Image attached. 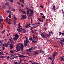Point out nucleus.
Listing matches in <instances>:
<instances>
[{
  "label": "nucleus",
  "instance_id": "1",
  "mask_svg": "<svg viewBox=\"0 0 64 64\" xmlns=\"http://www.w3.org/2000/svg\"><path fill=\"white\" fill-rule=\"evenodd\" d=\"M40 35L44 39H46V36L49 37V35L48 34H46V36L44 34L42 33L40 34Z\"/></svg>",
  "mask_w": 64,
  "mask_h": 64
},
{
  "label": "nucleus",
  "instance_id": "2",
  "mask_svg": "<svg viewBox=\"0 0 64 64\" xmlns=\"http://www.w3.org/2000/svg\"><path fill=\"white\" fill-rule=\"evenodd\" d=\"M57 52H54V53L52 55V58H54V59H55L56 58H55V57H56V56H57Z\"/></svg>",
  "mask_w": 64,
  "mask_h": 64
},
{
  "label": "nucleus",
  "instance_id": "3",
  "mask_svg": "<svg viewBox=\"0 0 64 64\" xmlns=\"http://www.w3.org/2000/svg\"><path fill=\"white\" fill-rule=\"evenodd\" d=\"M18 54L20 56H19V57L20 58H24V57L25 58H28V56H24L21 55V54Z\"/></svg>",
  "mask_w": 64,
  "mask_h": 64
},
{
  "label": "nucleus",
  "instance_id": "4",
  "mask_svg": "<svg viewBox=\"0 0 64 64\" xmlns=\"http://www.w3.org/2000/svg\"><path fill=\"white\" fill-rule=\"evenodd\" d=\"M26 9L27 10V15H28L29 14V12L30 11V9L29 8H28L27 7H26Z\"/></svg>",
  "mask_w": 64,
  "mask_h": 64
},
{
  "label": "nucleus",
  "instance_id": "5",
  "mask_svg": "<svg viewBox=\"0 0 64 64\" xmlns=\"http://www.w3.org/2000/svg\"><path fill=\"white\" fill-rule=\"evenodd\" d=\"M28 43H29V42H26V40H24V46H25V47L28 46V45H27V44H28Z\"/></svg>",
  "mask_w": 64,
  "mask_h": 64
},
{
  "label": "nucleus",
  "instance_id": "6",
  "mask_svg": "<svg viewBox=\"0 0 64 64\" xmlns=\"http://www.w3.org/2000/svg\"><path fill=\"white\" fill-rule=\"evenodd\" d=\"M33 38L34 39H36V40H38V38L37 37V36L36 37L35 36V35H34L33 36Z\"/></svg>",
  "mask_w": 64,
  "mask_h": 64
},
{
  "label": "nucleus",
  "instance_id": "7",
  "mask_svg": "<svg viewBox=\"0 0 64 64\" xmlns=\"http://www.w3.org/2000/svg\"><path fill=\"white\" fill-rule=\"evenodd\" d=\"M52 9L53 12H54L55 10H56V7L54 5L53 6Z\"/></svg>",
  "mask_w": 64,
  "mask_h": 64
},
{
  "label": "nucleus",
  "instance_id": "8",
  "mask_svg": "<svg viewBox=\"0 0 64 64\" xmlns=\"http://www.w3.org/2000/svg\"><path fill=\"white\" fill-rule=\"evenodd\" d=\"M22 16V19H26L27 18V16H26L25 15H24V16Z\"/></svg>",
  "mask_w": 64,
  "mask_h": 64
},
{
  "label": "nucleus",
  "instance_id": "9",
  "mask_svg": "<svg viewBox=\"0 0 64 64\" xmlns=\"http://www.w3.org/2000/svg\"><path fill=\"white\" fill-rule=\"evenodd\" d=\"M39 52L40 53H41L43 55L44 54V51L42 50H40Z\"/></svg>",
  "mask_w": 64,
  "mask_h": 64
},
{
  "label": "nucleus",
  "instance_id": "10",
  "mask_svg": "<svg viewBox=\"0 0 64 64\" xmlns=\"http://www.w3.org/2000/svg\"><path fill=\"white\" fill-rule=\"evenodd\" d=\"M14 36H15V37H16V38H19V37H20L19 36V35L18 34V33H16V35Z\"/></svg>",
  "mask_w": 64,
  "mask_h": 64
},
{
  "label": "nucleus",
  "instance_id": "11",
  "mask_svg": "<svg viewBox=\"0 0 64 64\" xmlns=\"http://www.w3.org/2000/svg\"><path fill=\"white\" fill-rule=\"evenodd\" d=\"M30 25L29 24H27L26 26V29H28L29 28V26H30Z\"/></svg>",
  "mask_w": 64,
  "mask_h": 64
},
{
  "label": "nucleus",
  "instance_id": "12",
  "mask_svg": "<svg viewBox=\"0 0 64 64\" xmlns=\"http://www.w3.org/2000/svg\"><path fill=\"white\" fill-rule=\"evenodd\" d=\"M29 15H28V17L30 18L31 16H32V15H33V13H30L29 12Z\"/></svg>",
  "mask_w": 64,
  "mask_h": 64
},
{
  "label": "nucleus",
  "instance_id": "13",
  "mask_svg": "<svg viewBox=\"0 0 64 64\" xmlns=\"http://www.w3.org/2000/svg\"><path fill=\"white\" fill-rule=\"evenodd\" d=\"M13 45L11 44L10 46H9L10 47V49L12 50L13 48Z\"/></svg>",
  "mask_w": 64,
  "mask_h": 64
},
{
  "label": "nucleus",
  "instance_id": "14",
  "mask_svg": "<svg viewBox=\"0 0 64 64\" xmlns=\"http://www.w3.org/2000/svg\"><path fill=\"white\" fill-rule=\"evenodd\" d=\"M61 59H60V61L61 62H62L63 61V60L64 62V58H63L62 57H61L60 58Z\"/></svg>",
  "mask_w": 64,
  "mask_h": 64
},
{
  "label": "nucleus",
  "instance_id": "15",
  "mask_svg": "<svg viewBox=\"0 0 64 64\" xmlns=\"http://www.w3.org/2000/svg\"><path fill=\"white\" fill-rule=\"evenodd\" d=\"M6 6H8V7H9V4L8 2H6L4 4Z\"/></svg>",
  "mask_w": 64,
  "mask_h": 64
},
{
  "label": "nucleus",
  "instance_id": "16",
  "mask_svg": "<svg viewBox=\"0 0 64 64\" xmlns=\"http://www.w3.org/2000/svg\"><path fill=\"white\" fill-rule=\"evenodd\" d=\"M32 43H34V44H36L37 42L36 40H34L32 41Z\"/></svg>",
  "mask_w": 64,
  "mask_h": 64
},
{
  "label": "nucleus",
  "instance_id": "17",
  "mask_svg": "<svg viewBox=\"0 0 64 64\" xmlns=\"http://www.w3.org/2000/svg\"><path fill=\"white\" fill-rule=\"evenodd\" d=\"M30 11L31 13L33 14V10H32L31 9H30Z\"/></svg>",
  "mask_w": 64,
  "mask_h": 64
},
{
  "label": "nucleus",
  "instance_id": "18",
  "mask_svg": "<svg viewBox=\"0 0 64 64\" xmlns=\"http://www.w3.org/2000/svg\"><path fill=\"white\" fill-rule=\"evenodd\" d=\"M22 31L23 33H26V30H25L24 28H23Z\"/></svg>",
  "mask_w": 64,
  "mask_h": 64
},
{
  "label": "nucleus",
  "instance_id": "19",
  "mask_svg": "<svg viewBox=\"0 0 64 64\" xmlns=\"http://www.w3.org/2000/svg\"><path fill=\"white\" fill-rule=\"evenodd\" d=\"M20 2H21L22 3V4H24V2H25V1H24V0H20Z\"/></svg>",
  "mask_w": 64,
  "mask_h": 64
},
{
  "label": "nucleus",
  "instance_id": "20",
  "mask_svg": "<svg viewBox=\"0 0 64 64\" xmlns=\"http://www.w3.org/2000/svg\"><path fill=\"white\" fill-rule=\"evenodd\" d=\"M39 54V53L38 52H36L34 53V56H36V55H38Z\"/></svg>",
  "mask_w": 64,
  "mask_h": 64
},
{
  "label": "nucleus",
  "instance_id": "21",
  "mask_svg": "<svg viewBox=\"0 0 64 64\" xmlns=\"http://www.w3.org/2000/svg\"><path fill=\"white\" fill-rule=\"evenodd\" d=\"M25 38H26V42H29V41L28 40V39L27 38V37L26 36H25Z\"/></svg>",
  "mask_w": 64,
  "mask_h": 64
},
{
  "label": "nucleus",
  "instance_id": "22",
  "mask_svg": "<svg viewBox=\"0 0 64 64\" xmlns=\"http://www.w3.org/2000/svg\"><path fill=\"white\" fill-rule=\"evenodd\" d=\"M29 40H30V41H32H32L34 40V39H33V38H32V37L29 38Z\"/></svg>",
  "mask_w": 64,
  "mask_h": 64
},
{
  "label": "nucleus",
  "instance_id": "23",
  "mask_svg": "<svg viewBox=\"0 0 64 64\" xmlns=\"http://www.w3.org/2000/svg\"><path fill=\"white\" fill-rule=\"evenodd\" d=\"M9 40L10 41L11 43H12V42H13V40H12V39H9Z\"/></svg>",
  "mask_w": 64,
  "mask_h": 64
},
{
  "label": "nucleus",
  "instance_id": "24",
  "mask_svg": "<svg viewBox=\"0 0 64 64\" xmlns=\"http://www.w3.org/2000/svg\"><path fill=\"white\" fill-rule=\"evenodd\" d=\"M14 41H16V40H17L18 39V38H17L15 37L14 38Z\"/></svg>",
  "mask_w": 64,
  "mask_h": 64
},
{
  "label": "nucleus",
  "instance_id": "25",
  "mask_svg": "<svg viewBox=\"0 0 64 64\" xmlns=\"http://www.w3.org/2000/svg\"><path fill=\"white\" fill-rule=\"evenodd\" d=\"M14 52V50L13 51V50H12L10 51V53H12V54H13Z\"/></svg>",
  "mask_w": 64,
  "mask_h": 64
},
{
  "label": "nucleus",
  "instance_id": "26",
  "mask_svg": "<svg viewBox=\"0 0 64 64\" xmlns=\"http://www.w3.org/2000/svg\"><path fill=\"white\" fill-rule=\"evenodd\" d=\"M17 48V51H21V49H20L19 48Z\"/></svg>",
  "mask_w": 64,
  "mask_h": 64
},
{
  "label": "nucleus",
  "instance_id": "27",
  "mask_svg": "<svg viewBox=\"0 0 64 64\" xmlns=\"http://www.w3.org/2000/svg\"><path fill=\"white\" fill-rule=\"evenodd\" d=\"M22 13L23 14H24V15H26V12L25 11H22Z\"/></svg>",
  "mask_w": 64,
  "mask_h": 64
},
{
  "label": "nucleus",
  "instance_id": "28",
  "mask_svg": "<svg viewBox=\"0 0 64 64\" xmlns=\"http://www.w3.org/2000/svg\"><path fill=\"white\" fill-rule=\"evenodd\" d=\"M54 59L52 60L51 64H54Z\"/></svg>",
  "mask_w": 64,
  "mask_h": 64
},
{
  "label": "nucleus",
  "instance_id": "29",
  "mask_svg": "<svg viewBox=\"0 0 64 64\" xmlns=\"http://www.w3.org/2000/svg\"><path fill=\"white\" fill-rule=\"evenodd\" d=\"M3 52H0V56L2 55H3Z\"/></svg>",
  "mask_w": 64,
  "mask_h": 64
},
{
  "label": "nucleus",
  "instance_id": "30",
  "mask_svg": "<svg viewBox=\"0 0 64 64\" xmlns=\"http://www.w3.org/2000/svg\"><path fill=\"white\" fill-rule=\"evenodd\" d=\"M3 21V20L2 19H0V25L1 24V22L2 21Z\"/></svg>",
  "mask_w": 64,
  "mask_h": 64
},
{
  "label": "nucleus",
  "instance_id": "31",
  "mask_svg": "<svg viewBox=\"0 0 64 64\" xmlns=\"http://www.w3.org/2000/svg\"><path fill=\"white\" fill-rule=\"evenodd\" d=\"M6 7V6H2V8L3 9H4V8H5Z\"/></svg>",
  "mask_w": 64,
  "mask_h": 64
},
{
  "label": "nucleus",
  "instance_id": "32",
  "mask_svg": "<svg viewBox=\"0 0 64 64\" xmlns=\"http://www.w3.org/2000/svg\"><path fill=\"white\" fill-rule=\"evenodd\" d=\"M18 32H22V30H20V29H18Z\"/></svg>",
  "mask_w": 64,
  "mask_h": 64
},
{
  "label": "nucleus",
  "instance_id": "33",
  "mask_svg": "<svg viewBox=\"0 0 64 64\" xmlns=\"http://www.w3.org/2000/svg\"><path fill=\"white\" fill-rule=\"evenodd\" d=\"M20 62L18 63V64H20V63H21V62H22V60L21 59H20Z\"/></svg>",
  "mask_w": 64,
  "mask_h": 64
},
{
  "label": "nucleus",
  "instance_id": "34",
  "mask_svg": "<svg viewBox=\"0 0 64 64\" xmlns=\"http://www.w3.org/2000/svg\"><path fill=\"white\" fill-rule=\"evenodd\" d=\"M42 18L43 19H46V18H45V16H42Z\"/></svg>",
  "mask_w": 64,
  "mask_h": 64
},
{
  "label": "nucleus",
  "instance_id": "35",
  "mask_svg": "<svg viewBox=\"0 0 64 64\" xmlns=\"http://www.w3.org/2000/svg\"><path fill=\"white\" fill-rule=\"evenodd\" d=\"M7 12L8 13H11V12L10 10H8L7 11Z\"/></svg>",
  "mask_w": 64,
  "mask_h": 64
},
{
  "label": "nucleus",
  "instance_id": "36",
  "mask_svg": "<svg viewBox=\"0 0 64 64\" xmlns=\"http://www.w3.org/2000/svg\"><path fill=\"white\" fill-rule=\"evenodd\" d=\"M49 37H50L51 36V32H50L49 33Z\"/></svg>",
  "mask_w": 64,
  "mask_h": 64
},
{
  "label": "nucleus",
  "instance_id": "37",
  "mask_svg": "<svg viewBox=\"0 0 64 64\" xmlns=\"http://www.w3.org/2000/svg\"><path fill=\"white\" fill-rule=\"evenodd\" d=\"M5 57L4 56H0V58H2V59H4V58Z\"/></svg>",
  "mask_w": 64,
  "mask_h": 64
},
{
  "label": "nucleus",
  "instance_id": "38",
  "mask_svg": "<svg viewBox=\"0 0 64 64\" xmlns=\"http://www.w3.org/2000/svg\"><path fill=\"white\" fill-rule=\"evenodd\" d=\"M8 17H9L10 19H11V17H12V16L10 14L8 16Z\"/></svg>",
  "mask_w": 64,
  "mask_h": 64
},
{
  "label": "nucleus",
  "instance_id": "39",
  "mask_svg": "<svg viewBox=\"0 0 64 64\" xmlns=\"http://www.w3.org/2000/svg\"><path fill=\"white\" fill-rule=\"evenodd\" d=\"M16 21L14 20V25H16Z\"/></svg>",
  "mask_w": 64,
  "mask_h": 64
},
{
  "label": "nucleus",
  "instance_id": "40",
  "mask_svg": "<svg viewBox=\"0 0 64 64\" xmlns=\"http://www.w3.org/2000/svg\"><path fill=\"white\" fill-rule=\"evenodd\" d=\"M6 22H8V18L7 17L6 18Z\"/></svg>",
  "mask_w": 64,
  "mask_h": 64
},
{
  "label": "nucleus",
  "instance_id": "41",
  "mask_svg": "<svg viewBox=\"0 0 64 64\" xmlns=\"http://www.w3.org/2000/svg\"><path fill=\"white\" fill-rule=\"evenodd\" d=\"M0 44H3V42L2 41H0Z\"/></svg>",
  "mask_w": 64,
  "mask_h": 64
},
{
  "label": "nucleus",
  "instance_id": "42",
  "mask_svg": "<svg viewBox=\"0 0 64 64\" xmlns=\"http://www.w3.org/2000/svg\"><path fill=\"white\" fill-rule=\"evenodd\" d=\"M5 48L4 46L2 47V49L3 50H5Z\"/></svg>",
  "mask_w": 64,
  "mask_h": 64
},
{
  "label": "nucleus",
  "instance_id": "43",
  "mask_svg": "<svg viewBox=\"0 0 64 64\" xmlns=\"http://www.w3.org/2000/svg\"><path fill=\"white\" fill-rule=\"evenodd\" d=\"M31 23L32 24L33 23V20L32 19V18H31Z\"/></svg>",
  "mask_w": 64,
  "mask_h": 64
},
{
  "label": "nucleus",
  "instance_id": "44",
  "mask_svg": "<svg viewBox=\"0 0 64 64\" xmlns=\"http://www.w3.org/2000/svg\"><path fill=\"white\" fill-rule=\"evenodd\" d=\"M14 44H15L14 42H12V45L14 46Z\"/></svg>",
  "mask_w": 64,
  "mask_h": 64
},
{
  "label": "nucleus",
  "instance_id": "45",
  "mask_svg": "<svg viewBox=\"0 0 64 64\" xmlns=\"http://www.w3.org/2000/svg\"><path fill=\"white\" fill-rule=\"evenodd\" d=\"M20 48H21V50H23V46H20Z\"/></svg>",
  "mask_w": 64,
  "mask_h": 64
},
{
  "label": "nucleus",
  "instance_id": "46",
  "mask_svg": "<svg viewBox=\"0 0 64 64\" xmlns=\"http://www.w3.org/2000/svg\"><path fill=\"white\" fill-rule=\"evenodd\" d=\"M20 12H22H22H23L22 11V9H20Z\"/></svg>",
  "mask_w": 64,
  "mask_h": 64
},
{
  "label": "nucleus",
  "instance_id": "47",
  "mask_svg": "<svg viewBox=\"0 0 64 64\" xmlns=\"http://www.w3.org/2000/svg\"><path fill=\"white\" fill-rule=\"evenodd\" d=\"M5 30H3V31L2 32V34H4V32H5Z\"/></svg>",
  "mask_w": 64,
  "mask_h": 64
},
{
  "label": "nucleus",
  "instance_id": "48",
  "mask_svg": "<svg viewBox=\"0 0 64 64\" xmlns=\"http://www.w3.org/2000/svg\"><path fill=\"white\" fill-rule=\"evenodd\" d=\"M14 20H15V21H16L17 20V18H16V17H14Z\"/></svg>",
  "mask_w": 64,
  "mask_h": 64
},
{
  "label": "nucleus",
  "instance_id": "49",
  "mask_svg": "<svg viewBox=\"0 0 64 64\" xmlns=\"http://www.w3.org/2000/svg\"><path fill=\"white\" fill-rule=\"evenodd\" d=\"M35 32H36V30H34V31H33L32 32V33H35Z\"/></svg>",
  "mask_w": 64,
  "mask_h": 64
},
{
  "label": "nucleus",
  "instance_id": "50",
  "mask_svg": "<svg viewBox=\"0 0 64 64\" xmlns=\"http://www.w3.org/2000/svg\"><path fill=\"white\" fill-rule=\"evenodd\" d=\"M18 28H19V29H20V28H21V27H22V26H18Z\"/></svg>",
  "mask_w": 64,
  "mask_h": 64
},
{
  "label": "nucleus",
  "instance_id": "51",
  "mask_svg": "<svg viewBox=\"0 0 64 64\" xmlns=\"http://www.w3.org/2000/svg\"><path fill=\"white\" fill-rule=\"evenodd\" d=\"M32 48H29V50L30 51H32Z\"/></svg>",
  "mask_w": 64,
  "mask_h": 64
},
{
  "label": "nucleus",
  "instance_id": "52",
  "mask_svg": "<svg viewBox=\"0 0 64 64\" xmlns=\"http://www.w3.org/2000/svg\"><path fill=\"white\" fill-rule=\"evenodd\" d=\"M10 2H11V3H13L14 2L13 1V0H10Z\"/></svg>",
  "mask_w": 64,
  "mask_h": 64
},
{
  "label": "nucleus",
  "instance_id": "53",
  "mask_svg": "<svg viewBox=\"0 0 64 64\" xmlns=\"http://www.w3.org/2000/svg\"><path fill=\"white\" fill-rule=\"evenodd\" d=\"M38 20H39V21H40V22L41 21V19L40 20V19L39 18H38Z\"/></svg>",
  "mask_w": 64,
  "mask_h": 64
},
{
  "label": "nucleus",
  "instance_id": "54",
  "mask_svg": "<svg viewBox=\"0 0 64 64\" xmlns=\"http://www.w3.org/2000/svg\"><path fill=\"white\" fill-rule=\"evenodd\" d=\"M17 47H16V48H19V44H18L17 45Z\"/></svg>",
  "mask_w": 64,
  "mask_h": 64
},
{
  "label": "nucleus",
  "instance_id": "55",
  "mask_svg": "<svg viewBox=\"0 0 64 64\" xmlns=\"http://www.w3.org/2000/svg\"><path fill=\"white\" fill-rule=\"evenodd\" d=\"M12 8H11V6H9V9L10 10H11Z\"/></svg>",
  "mask_w": 64,
  "mask_h": 64
},
{
  "label": "nucleus",
  "instance_id": "56",
  "mask_svg": "<svg viewBox=\"0 0 64 64\" xmlns=\"http://www.w3.org/2000/svg\"><path fill=\"white\" fill-rule=\"evenodd\" d=\"M52 58V57H50L48 58V59H50H50H51Z\"/></svg>",
  "mask_w": 64,
  "mask_h": 64
},
{
  "label": "nucleus",
  "instance_id": "57",
  "mask_svg": "<svg viewBox=\"0 0 64 64\" xmlns=\"http://www.w3.org/2000/svg\"><path fill=\"white\" fill-rule=\"evenodd\" d=\"M17 3L18 4V5H21V4L20 3H19L18 2H17Z\"/></svg>",
  "mask_w": 64,
  "mask_h": 64
},
{
  "label": "nucleus",
  "instance_id": "58",
  "mask_svg": "<svg viewBox=\"0 0 64 64\" xmlns=\"http://www.w3.org/2000/svg\"><path fill=\"white\" fill-rule=\"evenodd\" d=\"M7 58H8V59H10V56H8L7 57Z\"/></svg>",
  "mask_w": 64,
  "mask_h": 64
},
{
  "label": "nucleus",
  "instance_id": "59",
  "mask_svg": "<svg viewBox=\"0 0 64 64\" xmlns=\"http://www.w3.org/2000/svg\"><path fill=\"white\" fill-rule=\"evenodd\" d=\"M32 64H36V62H33V63H32Z\"/></svg>",
  "mask_w": 64,
  "mask_h": 64
},
{
  "label": "nucleus",
  "instance_id": "60",
  "mask_svg": "<svg viewBox=\"0 0 64 64\" xmlns=\"http://www.w3.org/2000/svg\"><path fill=\"white\" fill-rule=\"evenodd\" d=\"M40 15H43V16L44 15V14H43V13H40Z\"/></svg>",
  "mask_w": 64,
  "mask_h": 64
},
{
  "label": "nucleus",
  "instance_id": "61",
  "mask_svg": "<svg viewBox=\"0 0 64 64\" xmlns=\"http://www.w3.org/2000/svg\"><path fill=\"white\" fill-rule=\"evenodd\" d=\"M5 47H8V45L7 44L5 45Z\"/></svg>",
  "mask_w": 64,
  "mask_h": 64
},
{
  "label": "nucleus",
  "instance_id": "62",
  "mask_svg": "<svg viewBox=\"0 0 64 64\" xmlns=\"http://www.w3.org/2000/svg\"><path fill=\"white\" fill-rule=\"evenodd\" d=\"M61 44L62 45V47H63V46H64V43L62 44Z\"/></svg>",
  "mask_w": 64,
  "mask_h": 64
},
{
  "label": "nucleus",
  "instance_id": "63",
  "mask_svg": "<svg viewBox=\"0 0 64 64\" xmlns=\"http://www.w3.org/2000/svg\"><path fill=\"white\" fill-rule=\"evenodd\" d=\"M44 29L45 31H46V30H47V28H44Z\"/></svg>",
  "mask_w": 64,
  "mask_h": 64
},
{
  "label": "nucleus",
  "instance_id": "64",
  "mask_svg": "<svg viewBox=\"0 0 64 64\" xmlns=\"http://www.w3.org/2000/svg\"><path fill=\"white\" fill-rule=\"evenodd\" d=\"M1 26H2V28H3V25L2 24L1 25Z\"/></svg>",
  "mask_w": 64,
  "mask_h": 64
}]
</instances>
